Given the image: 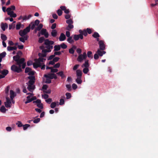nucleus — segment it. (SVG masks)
<instances>
[{"label": "nucleus", "mask_w": 158, "mask_h": 158, "mask_svg": "<svg viewBox=\"0 0 158 158\" xmlns=\"http://www.w3.org/2000/svg\"><path fill=\"white\" fill-rule=\"evenodd\" d=\"M35 88V86L32 85H28L27 87V89L31 92H32L33 90Z\"/></svg>", "instance_id": "f8f14e48"}, {"label": "nucleus", "mask_w": 158, "mask_h": 158, "mask_svg": "<svg viewBox=\"0 0 158 158\" xmlns=\"http://www.w3.org/2000/svg\"><path fill=\"white\" fill-rule=\"evenodd\" d=\"M9 73V71L7 70L4 69L2 71H0V73H1L2 76L4 77V78Z\"/></svg>", "instance_id": "1a4fd4ad"}, {"label": "nucleus", "mask_w": 158, "mask_h": 158, "mask_svg": "<svg viewBox=\"0 0 158 158\" xmlns=\"http://www.w3.org/2000/svg\"><path fill=\"white\" fill-rule=\"evenodd\" d=\"M64 103V100L63 99H60V100L59 104L60 105H62Z\"/></svg>", "instance_id": "3c124183"}, {"label": "nucleus", "mask_w": 158, "mask_h": 158, "mask_svg": "<svg viewBox=\"0 0 158 158\" xmlns=\"http://www.w3.org/2000/svg\"><path fill=\"white\" fill-rule=\"evenodd\" d=\"M65 95L66 96V99H67L70 98L71 97V95L70 93H66Z\"/></svg>", "instance_id": "a18cd8bd"}, {"label": "nucleus", "mask_w": 158, "mask_h": 158, "mask_svg": "<svg viewBox=\"0 0 158 158\" xmlns=\"http://www.w3.org/2000/svg\"><path fill=\"white\" fill-rule=\"evenodd\" d=\"M60 49V45H56L54 47V51H57Z\"/></svg>", "instance_id": "cd10ccee"}, {"label": "nucleus", "mask_w": 158, "mask_h": 158, "mask_svg": "<svg viewBox=\"0 0 158 158\" xmlns=\"http://www.w3.org/2000/svg\"><path fill=\"white\" fill-rule=\"evenodd\" d=\"M60 66V63H58L54 65L53 67L56 68H59Z\"/></svg>", "instance_id": "680f3d73"}, {"label": "nucleus", "mask_w": 158, "mask_h": 158, "mask_svg": "<svg viewBox=\"0 0 158 158\" xmlns=\"http://www.w3.org/2000/svg\"><path fill=\"white\" fill-rule=\"evenodd\" d=\"M60 47L63 49H66L67 47V45H66L64 43L61 44H60Z\"/></svg>", "instance_id": "37998d69"}, {"label": "nucleus", "mask_w": 158, "mask_h": 158, "mask_svg": "<svg viewBox=\"0 0 158 158\" xmlns=\"http://www.w3.org/2000/svg\"><path fill=\"white\" fill-rule=\"evenodd\" d=\"M35 82V80H30L28 83H29L28 85H33Z\"/></svg>", "instance_id": "6e6d98bb"}, {"label": "nucleus", "mask_w": 158, "mask_h": 158, "mask_svg": "<svg viewBox=\"0 0 158 158\" xmlns=\"http://www.w3.org/2000/svg\"><path fill=\"white\" fill-rule=\"evenodd\" d=\"M17 49V48L16 46H8L7 47V50L8 51H11L13 50H16Z\"/></svg>", "instance_id": "393cba45"}, {"label": "nucleus", "mask_w": 158, "mask_h": 158, "mask_svg": "<svg viewBox=\"0 0 158 158\" xmlns=\"http://www.w3.org/2000/svg\"><path fill=\"white\" fill-rule=\"evenodd\" d=\"M56 106V103L55 102H52L50 105V107L52 108H54Z\"/></svg>", "instance_id": "8fccbe9b"}, {"label": "nucleus", "mask_w": 158, "mask_h": 158, "mask_svg": "<svg viewBox=\"0 0 158 158\" xmlns=\"http://www.w3.org/2000/svg\"><path fill=\"white\" fill-rule=\"evenodd\" d=\"M28 37L27 36H25L23 37H22L19 38V41L22 42L24 43L25 41L27 40Z\"/></svg>", "instance_id": "dca6fc26"}, {"label": "nucleus", "mask_w": 158, "mask_h": 158, "mask_svg": "<svg viewBox=\"0 0 158 158\" xmlns=\"http://www.w3.org/2000/svg\"><path fill=\"white\" fill-rule=\"evenodd\" d=\"M89 66V60H87L85 61V63L82 65V67H84L86 68H88Z\"/></svg>", "instance_id": "a211bd4d"}, {"label": "nucleus", "mask_w": 158, "mask_h": 158, "mask_svg": "<svg viewBox=\"0 0 158 158\" xmlns=\"http://www.w3.org/2000/svg\"><path fill=\"white\" fill-rule=\"evenodd\" d=\"M21 24L20 22H19L17 23V24L16 25V29L17 30L20 29L21 28Z\"/></svg>", "instance_id": "a19ab883"}, {"label": "nucleus", "mask_w": 158, "mask_h": 158, "mask_svg": "<svg viewBox=\"0 0 158 158\" xmlns=\"http://www.w3.org/2000/svg\"><path fill=\"white\" fill-rule=\"evenodd\" d=\"M43 25L42 24L40 23L38 26L35 29V30L40 31L43 27Z\"/></svg>", "instance_id": "f704fd0d"}, {"label": "nucleus", "mask_w": 158, "mask_h": 158, "mask_svg": "<svg viewBox=\"0 0 158 158\" xmlns=\"http://www.w3.org/2000/svg\"><path fill=\"white\" fill-rule=\"evenodd\" d=\"M20 58V56L18 55H17L16 56H14L13 57L14 60L16 62L19 60Z\"/></svg>", "instance_id": "c85d7f7f"}, {"label": "nucleus", "mask_w": 158, "mask_h": 158, "mask_svg": "<svg viewBox=\"0 0 158 158\" xmlns=\"http://www.w3.org/2000/svg\"><path fill=\"white\" fill-rule=\"evenodd\" d=\"M85 59L83 58V56H82V54H80L77 58V60L79 62H81L83 60Z\"/></svg>", "instance_id": "5701e85b"}, {"label": "nucleus", "mask_w": 158, "mask_h": 158, "mask_svg": "<svg viewBox=\"0 0 158 158\" xmlns=\"http://www.w3.org/2000/svg\"><path fill=\"white\" fill-rule=\"evenodd\" d=\"M10 98L11 100H12L16 96V95L15 93L14 92V91L12 90H10Z\"/></svg>", "instance_id": "9d476101"}, {"label": "nucleus", "mask_w": 158, "mask_h": 158, "mask_svg": "<svg viewBox=\"0 0 158 158\" xmlns=\"http://www.w3.org/2000/svg\"><path fill=\"white\" fill-rule=\"evenodd\" d=\"M44 44L46 45H51L54 44V42L50 41L48 39H46L44 40Z\"/></svg>", "instance_id": "423d86ee"}, {"label": "nucleus", "mask_w": 158, "mask_h": 158, "mask_svg": "<svg viewBox=\"0 0 158 158\" xmlns=\"http://www.w3.org/2000/svg\"><path fill=\"white\" fill-rule=\"evenodd\" d=\"M11 69L14 72L17 73H20L22 71V69H20V68L18 67V66L15 64H13L11 66Z\"/></svg>", "instance_id": "f257e3e1"}, {"label": "nucleus", "mask_w": 158, "mask_h": 158, "mask_svg": "<svg viewBox=\"0 0 158 158\" xmlns=\"http://www.w3.org/2000/svg\"><path fill=\"white\" fill-rule=\"evenodd\" d=\"M31 70V69L29 67H26L25 69V72L26 73H29Z\"/></svg>", "instance_id": "5fc2aeb1"}, {"label": "nucleus", "mask_w": 158, "mask_h": 158, "mask_svg": "<svg viewBox=\"0 0 158 158\" xmlns=\"http://www.w3.org/2000/svg\"><path fill=\"white\" fill-rule=\"evenodd\" d=\"M76 74L77 77L81 78L82 75L81 71L80 69L77 70L76 71Z\"/></svg>", "instance_id": "9b49d317"}, {"label": "nucleus", "mask_w": 158, "mask_h": 158, "mask_svg": "<svg viewBox=\"0 0 158 158\" xmlns=\"http://www.w3.org/2000/svg\"><path fill=\"white\" fill-rule=\"evenodd\" d=\"M89 71V69H88V68H85L83 70V72L85 74H87L88 73Z\"/></svg>", "instance_id": "09e8293b"}, {"label": "nucleus", "mask_w": 158, "mask_h": 158, "mask_svg": "<svg viewBox=\"0 0 158 158\" xmlns=\"http://www.w3.org/2000/svg\"><path fill=\"white\" fill-rule=\"evenodd\" d=\"M51 35L53 37H56L57 34V32L56 30L54 29L51 32Z\"/></svg>", "instance_id": "6ab92c4d"}, {"label": "nucleus", "mask_w": 158, "mask_h": 158, "mask_svg": "<svg viewBox=\"0 0 158 158\" xmlns=\"http://www.w3.org/2000/svg\"><path fill=\"white\" fill-rule=\"evenodd\" d=\"M15 6H11L10 7L8 8L7 9L6 11L7 12H11L12 11H11L12 10H15Z\"/></svg>", "instance_id": "b1692460"}, {"label": "nucleus", "mask_w": 158, "mask_h": 158, "mask_svg": "<svg viewBox=\"0 0 158 158\" xmlns=\"http://www.w3.org/2000/svg\"><path fill=\"white\" fill-rule=\"evenodd\" d=\"M57 14L59 16H60L62 15V11L61 10L59 9L57 10Z\"/></svg>", "instance_id": "864d4df0"}, {"label": "nucleus", "mask_w": 158, "mask_h": 158, "mask_svg": "<svg viewBox=\"0 0 158 158\" xmlns=\"http://www.w3.org/2000/svg\"><path fill=\"white\" fill-rule=\"evenodd\" d=\"M33 103H36L37 104H39L41 103V101L40 100L38 99L35 101H34L33 102Z\"/></svg>", "instance_id": "e2e57ef3"}, {"label": "nucleus", "mask_w": 158, "mask_h": 158, "mask_svg": "<svg viewBox=\"0 0 158 158\" xmlns=\"http://www.w3.org/2000/svg\"><path fill=\"white\" fill-rule=\"evenodd\" d=\"M57 74L61 77L62 78H63L65 77V75L64 74L63 71H61L60 72H59L58 73H57Z\"/></svg>", "instance_id": "c9c22d12"}, {"label": "nucleus", "mask_w": 158, "mask_h": 158, "mask_svg": "<svg viewBox=\"0 0 158 158\" xmlns=\"http://www.w3.org/2000/svg\"><path fill=\"white\" fill-rule=\"evenodd\" d=\"M73 25H72V24H68V26L66 27V29L68 31H70L71 29L73 28Z\"/></svg>", "instance_id": "7c9ffc66"}, {"label": "nucleus", "mask_w": 158, "mask_h": 158, "mask_svg": "<svg viewBox=\"0 0 158 158\" xmlns=\"http://www.w3.org/2000/svg\"><path fill=\"white\" fill-rule=\"evenodd\" d=\"M38 55L39 56V57H40L41 58H44V57H46L47 54L46 53H39L38 54Z\"/></svg>", "instance_id": "2f4dec72"}, {"label": "nucleus", "mask_w": 158, "mask_h": 158, "mask_svg": "<svg viewBox=\"0 0 158 158\" xmlns=\"http://www.w3.org/2000/svg\"><path fill=\"white\" fill-rule=\"evenodd\" d=\"M98 44L99 46V49L102 50H104L105 49L106 46L104 44V41L101 40L99 41Z\"/></svg>", "instance_id": "7ed1b4c3"}, {"label": "nucleus", "mask_w": 158, "mask_h": 158, "mask_svg": "<svg viewBox=\"0 0 158 158\" xmlns=\"http://www.w3.org/2000/svg\"><path fill=\"white\" fill-rule=\"evenodd\" d=\"M99 55L96 53L94 55V58L95 60L98 59L99 58Z\"/></svg>", "instance_id": "774afa93"}, {"label": "nucleus", "mask_w": 158, "mask_h": 158, "mask_svg": "<svg viewBox=\"0 0 158 158\" xmlns=\"http://www.w3.org/2000/svg\"><path fill=\"white\" fill-rule=\"evenodd\" d=\"M86 30L87 31V34L88 33L89 34H90L92 33V30L90 28H87Z\"/></svg>", "instance_id": "338daca9"}, {"label": "nucleus", "mask_w": 158, "mask_h": 158, "mask_svg": "<svg viewBox=\"0 0 158 158\" xmlns=\"http://www.w3.org/2000/svg\"><path fill=\"white\" fill-rule=\"evenodd\" d=\"M68 37L69 38L67 39V41L69 42V43L70 44H72L74 42V40L72 39V36H70Z\"/></svg>", "instance_id": "72a5a7b5"}, {"label": "nucleus", "mask_w": 158, "mask_h": 158, "mask_svg": "<svg viewBox=\"0 0 158 158\" xmlns=\"http://www.w3.org/2000/svg\"><path fill=\"white\" fill-rule=\"evenodd\" d=\"M6 52H4L0 54V57L2 58L6 56Z\"/></svg>", "instance_id": "c03bdc74"}, {"label": "nucleus", "mask_w": 158, "mask_h": 158, "mask_svg": "<svg viewBox=\"0 0 158 158\" xmlns=\"http://www.w3.org/2000/svg\"><path fill=\"white\" fill-rule=\"evenodd\" d=\"M69 53L73 54L74 52V50L73 49V48H71L69 50Z\"/></svg>", "instance_id": "69168bd1"}, {"label": "nucleus", "mask_w": 158, "mask_h": 158, "mask_svg": "<svg viewBox=\"0 0 158 158\" xmlns=\"http://www.w3.org/2000/svg\"><path fill=\"white\" fill-rule=\"evenodd\" d=\"M16 125H18L19 127H21L23 126V124L21 122L18 121L17 123H16Z\"/></svg>", "instance_id": "0e129e2a"}, {"label": "nucleus", "mask_w": 158, "mask_h": 158, "mask_svg": "<svg viewBox=\"0 0 158 158\" xmlns=\"http://www.w3.org/2000/svg\"><path fill=\"white\" fill-rule=\"evenodd\" d=\"M40 118H37V119H35V120H33V122L34 123H37L40 121Z\"/></svg>", "instance_id": "13d9d810"}, {"label": "nucleus", "mask_w": 158, "mask_h": 158, "mask_svg": "<svg viewBox=\"0 0 158 158\" xmlns=\"http://www.w3.org/2000/svg\"><path fill=\"white\" fill-rule=\"evenodd\" d=\"M44 40V37H40L39 38L38 42L40 43H42Z\"/></svg>", "instance_id": "79ce46f5"}, {"label": "nucleus", "mask_w": 158, "mask_h": 158, "mask_svg": "<svg viewBox=\"0 0 158 158\" xmlns=\"http://www.w3.org/2000/svg\"><path fill=\"white\" fill-rule=\"evenodd\" d=\"M10 89V86H8L6 87L5 90V94L7 95V96H8L9 94V91Z\"/></svg>", "instance_id": "e433bc0d"}, {"label": "nucleus", "mask_w": 158, "mask_h": 158, "mask_svg": "<svg viewBox=\"0 0 158 158\" xmlns=\"http://www.w3.org/2000/svg\"><path fill=\"white\" fill-rule=\"evenodd\" d=\"M87 56L88 57L92 59L93 58V56L92 53V52L88 51L87 52Z\"/></svg>", "instance_id": "58836bf2"}, {"label": "nucleus", "mask_w": 158, "mask_h": 158, "mask_svg": "<svg viewBox=\"0 0 158 158\" xmlns=\"http://www.w3.org/2000/svg\"><path fill=\"white\" fill-rule=\"evenodd\" d=\"M19 34L21 37H23L26 36L25 35H26L27 33L26 32H25L23 30H20L19 31Z\"/></svg>", "instance_id": "412c9836"}, {"label": "nucleus", "mask_w": 158, "mask_h": 158, "mask_svg": "<svg viewBox=\"0 0 158 158\" xmlns=\"http://www.w3.org/2000/svg\"><path fill=\"white\" fill-rule=\"evenodd\" d=\"M100 56H102L103 54L106 53V52L103 50H102L100 49H98L96 52Z\"/></svg>", "instance_id": "6e6552de"}, {"label": "nucleus", "mask_w": 158, "mask_h": 158, "mask_svg": "<svg viewBox=\"0 0 158 158\" xmlns=\"http://www.w3.org/2000/svg\"><path fill=\"white\" fill-rule=\"evenodd\" d=\"M35 62L33 64V67L34 68L36 69L38 67H41V64H40L38 62H37L36 61H35Z\"/></svg>", "instance_id": "2eb2a0df"}, {"label": "nucleus", "mask_w": 158, "mask_h": 158, "mask_svg": "<svg viewBox=\"0 0 158 158\" xmlns=\"http://www.w3.org/2000/svg\"><path fill=\"white\" fill-rule=\"evenodd\" d=\"M31 25L30 24L28 26L26 27L25 29H24L23 30L25 32H26L27 33L28 32H29L30 30L31 29Z\"/></svg>", "instance_id": "a878e982"}, {"label": "nucleus", "mask_w": 158, "mask_h": 158, "mask_svg": "<svg viewBox=\"0 0 158 158\" xmlns=\"http://www.w3.org/2000/svg\"><path fill=\"white\" fill-rule=\"evenodd\" d=\"M40 33L42 35H44L46 38H47L48 37L49 34L48 32L47 31L46 29H42L40 31Z\"/></svg>", "instance_id": "39448f33"}, {"label": "nucleus", "mask_w": 158, "mask_h": 158, "mask_svg": "<svg viewBox=\"0 0 158 158\" xmlns=\"http://www.w3.org/2000/svg\"><path fill=\"white\" fill-rule=\"evenodd\" d=\"M66 86L69 91H70L71 90V87L70 85L67 84L66 85Z\"/></svg>", "instance_id": "603ef678"}, {"label": "nucleus", "mask_w": 158, "mask_h": 158, "mask_svg": "<svg viewBox=\"0 0 158 158\" xmlns=\"http://www.w3.org/2000/svg\"><path fill=\"white\" fill-rule=\"evenodd\" d=\"M46 60V59L41 58L39 57V58L38 59H35V61H36L37 62H38L40 64H41V62H44Z\"/></svg>", "instance_id": "0eeeda50"}, {"label": "nucleus", "mask_w": 158, "mask_h": 158, "mask_svg": "<svg viewBox=\"0 0 158 158\" xmlns=\"http://www.w3.org/2000/svg\"><path fill=\"white\" fill-rule=\"evenodd\" d=\"M44 77L47 78H49L50 79H52L53 78L56 79L57 78V77L56 75L54 73H50L48 75L45 74Z\"/></svg>", "instance_id": "f03ea898"}, {"label": "nucleus", "mask_w": 158, "mask_h": 158, "mask_svg": "<svg viewBox=\"0 0 158 158\" xmlns=\"http://www.w3.org/2000/svg\"><path fill=\"white\" fill-rule=\"evenodd\" d=\"M1 39L2 40V41H5L7 39V37L5 35L3 34H1Z\"/></svg>", "instance_id": "c756f323"}, {"label": "nucleus", "mask_w": 158, "mask_h": 158, "mask_svg": "<svg viewBox=\"0 0 158 158\" xmlns=\"http://www.w3.org/2000/svg\"><path fill=\"white\" fill-rule=\"evenodd\" d=\"M81 78H79V77H77L76 80V81L78 84H81L82 83V80L81 79Z\"/></svg>", "instance_id": "ea45409f"}, {"label": "nucleus", "mask_w": 158, "mask_h": 158, "mask_svg": "<svg viewBox=\"0 0 158 158\" xmlns=\"http://www.w3.org/2000/svg\"><path fill=\"white\" fill-rule=\"evenodd\" d=\"M32 15H29L28 16L26 15L23 16V21L29 19L30 18L32 17Z\"/></svg>", "instance_id": "bb28decb"}, {"label": "nucleus", "mask_w": 158, "mask_h": 158, "mask_svg": "<svg viewBox=\"0 0 158 158\" xmlns=\"http://www.w3.org/2000/svg\"><path fill=\"white\" fill-rule=\"evenodd\" d=\"M79 32L83 36L84 35L85 36H86L88 35L86 29H84L83 31L81 30H80L79 31Z\"/></svg>", "instance_id": "ddd939ff"}, {"label": "nucleus", "mask_w": 158, "mask_h": 158, "mask_svg": "<svg viewBox=\"0 0 158 158\" xmlns=\"http://www.w3.org/2000/svg\"><path fill=\"white\" fill-rule=\"evenodd\" d=\"M66 39V36L65 35L62 33L60 35L59 38V39L60 41H63L64 40Z\"/></svg>", "instance_id": "f3484780"}, {"label": "nucleus", "mask_w": 158, "mask_h": 158, "mask_svg": "<svg viewBox=\"0 0 158 158\" xmlns=\"http://www.w3.org/2000/svg\"><path fill=\"white\" fill-rule=\"evenodd\" d=\"M28 78L30 80H35V77L33 76H29L28 77Z\"/></svg>", "instance_id": "4d7b16f0"}, {"label": "nucleus", "mask_w": 158, "mask_h": 158, "mask_svg": "<svg viewBox=\"0 0 158 158\" xmlns=\"http://www.w3.org/2000/svg\"><path fill=\"white\" fill-rule=\"evenodd\" d=\"M74 39L75 41L78 40L79 39L78 35H74Z\"/></svg>", "instance_id": "052dcab7"}, {"label": "nucleus", "mask_w": 158, "mask_h": 158, "mask_svg": "<svg viewBox=\"0 0 158 158\" xmlns=\"http://www.w3.org/2000/svg\"><path fill=\"white\" fill-rule=\"evenodd\" d=\"M37 106L39 108H40L41 109H42L43 108V104L40 103L39 104H37Z\"/></svg>", "instance_id": "bf43d9fd"}, {"label": "nucleus", "mask_w": 158, "mask_h": 158, "mask_svg": "<svg viewBox=\"0 0 158 158\" xmlns=\"http://www.w3.org/2000/svg\"><path fill=\"white\" fill-rule=\"evenodd\" d=\"M7 14L8 15H10V16L12 18H15L17 16L16 14L14 13L13 11L8 12H7Z\"/></svg>", "instance_id": "aec40b11"}, {"label": "nucleus", "mask_w": 158, "mask_h": 158, "mask_svg": "<svg viewBox=\"0 0 158 158\" xmlns=\"http://www.w3.org/2000/svg\"><path fill=\"white\" fill-rule=\"evenodd\" d=\"M30 125L28 124H26L24 125H23V129L24 130H26L27 128L30 127Z\"/></svg>", "instance_id": "49530a36"}, {"label": "nucleus", "mask_w": 158, "mask_h": 158, "mask_svg": "<svg viewBox=\"0 0 158 158\" xmlns=\"http://www.w3.org/2000/svg\"><path fill=\"white\" fill-rule=\"evenodd\" d=\"M6 102H5L4 104L5 106L7 108H10L11 107V102L9 98L6 97Z\"/></svg>", "instance_id": "20e7f679"}, {"label": "nucleus", "mask_w": 158, "mask_h": 158, "mask_svg": "<svg viewBox=\"0 0 158 158\" xmlns=\"http://www.w3.org/2000/svg\"><path fill=\"white\" fill-rule=\"evenodd\" d=\"M66 23L68 24H72L73 23V21L71 19H70L67 20Z\"/></svg>", "instance_id": "de8ad7c7"}, {"label": "nucleus", "mask_w": 158, "mask_h": 158, "mask_svg": "<svg viewBox=\"0 0 158 158\" xmlns=\"http://www.w3.org/2000/svg\"><path fill=\"white\" fill-rule=\"evenodd\" d=\"M1 27L3 31H5L6 28L8 27V24L7 23H6L4 24V23H2L1 24Z\"/></svg>", "instance_id": "4468645a"}, {"label": "nucleus", "mask_w": 158, "mask_h": 158, "mask_svg": "<svg viewBox=\"0 0 158 158\" xmlns=\"http://www.w3.org/2000/svg\"><path fill=\"white\" fill-rule=\"evenodd\" d=\"M0 110L2 112L5 113L6 110V109L4 106H2L1 107Z\"/></svg>", "instance_id": "4c0bfd02"}, {"label": "nucleus", "mask_w": 158, "mask_h": 158, "mask_svg": "<svg viewBox=\"0 0 158 158\" xmlns=\"http://www.w3.org/2000/svg\"><path fill=\"white\" fill-rule=\"evenodd\" d=\"M100 35L97 32H94V33L92 35V36L95 38H98L100 37Z\"/></svg>", "instance_id": "473e14b6"}, {"label": "nucleus", "mask_w": 158, "mask_h": 158, "mask_svg": "<svg viewBox=\"0 0 158 158\" xmlns=\"http://www.w3.org/2000/svg\"><path fill=\"white\" fill-rule=\"evenodd\" d=\"M25 62V59L24 58H20L19 60L17 62V64H22L23 63Z\"/></svg>", "instance_id": "4be33fe9"}]
</instances>
